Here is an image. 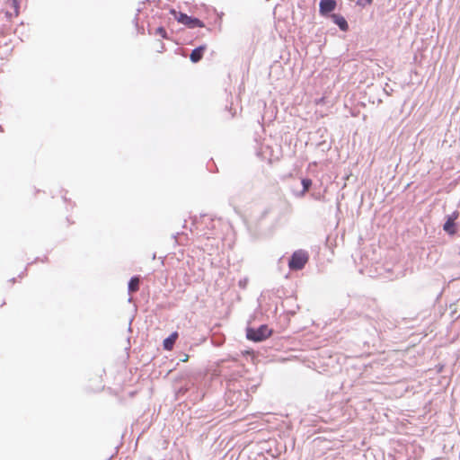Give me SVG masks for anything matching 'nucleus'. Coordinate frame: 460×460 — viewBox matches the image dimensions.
Returning <instances> with one entry per match:
<instances>
[{"label":"nucleus","mask_w":460,"mask_h":460,"mask_svg":"<svg viewBox=\"0 0 460 460\" xmlns=\"http://www.w3.org/2000/svg\"><path fill=\"white\" fill-rule=\"evenodd\" d=\"M170 13L174 16L179 23H181L190 29H194L197 27L203 28L205 26L204 22L199 19L176 12L174 9H171Z\"/></svg>","instance_id":"1"},{"label":"nucleus","mask_w":460,"mask_h":460,"mask_svg":"<svg viewBox=\"0 0 460 460\" xmlns=\"http://www.w3.org/2000/svg\"><path fill=\"white\" fill-rule=\"evenodd\" d=\"M188 355H186V357H183V360L182 361H188Z\"/></svg>","instance_id":"18"},{"label":"nucleus","mask_w":460,"mask_h":460,"mask_svg":"<svg viewBox=\"0 0 460 460\" xmlns=\"http://www.w3.org/2000/svg\"><path fill=\"white\" fill-rule=\"evenodd\" d=\"M139 278L133 277L128 283V291L130 293L137 292L139 289Z\"/></svg>","instance_id":"9"},{"label":"nucleus","mask_w":460,"mask_h":460,"mask_svg":"<svg viewBox=\"0 0 460 460\" xmlns=\"http://www.w3.org/2000/svg\"><path fill=\"white\" fill-rule=\"evenodd\" d=\"M385 278H387V279H393V277H392V276H385Z\"/></svg>","instance_id":"20"},{"label":"nucleus","mask_w":460,"mask_h":460,"mask_svg":"<svg viewBox=\"0 0 460 460\" xmlns=\"http://www.w3.org/2000/svg\"><path fill=\"white\" fill-rule=\"evenodd\" d=\"M178 332H172L168 338L164 341V349L166 350H172L175 344L176 340L178 339Z\"/></svg>","instance_id":"8"},{"label":"nucleus","mask_w":460,"mask_h":460,"mask_svg":"<svg viewBox=\"0 0 460 460\" xmlns=\"http://www.w3.org/2000/svg\"><path fill=\"white\" fill-rule=\"evenodd\" d=\"M459 217V212L457 210H455L450 215H447L446 217L445 223L443 225V230L448 234V235H455L457 232L456 228V220Z\"/></svg>","instance_id":"4"},{"label":"nucleus","mask_w":460,"mask_h":460,"mask_svg":"<svg viewBox=\"0 0 460 460\" xmlns=\"http://www.w3.org/2000/svg\"><path fill=\"white\" fill-rule=\"evenodd\" d=\"M331 18L333 21V22L335 24H337L341 31H347L349 30L348 22L342 15L338 14V13H333L331 15Z\"/></svg>","instance_id":"6"},{"label":"nucleus","mask_w":460,"mask_h":460,"mask_svg":"<svg viewBox=\"0 0 460 460\" xmlns=\"http://www.w3.org/2000/svg\"><path fill=\"white\" fill-rule=\"evenodd\" d=\"M205 50H206V46H199V47L194 49L190 55V58L191 62L197 63L199 60H201Z\"/></svg>","instance_id":"7"},{"label":"nucleus","mask_w":460,"mask_h":460,"mask_svg":"<svg viewBox=\"0 0 460 460\" xmlns=\"http://www.w3.org/2000/svg\"><path fill=\"white\" fill-rule=\"evenodd\" d=\"M302 184H303V194H305L310 189V187L312 185V181L310 179H303Z\"/></svg>","instance_id":"10"},{"label":"nucleus","mask_w":460,"mask_h":460,"mask_svg":"<svg viewBox=\"0 0 460 460\" xmlns=\"http://www.w3.org/2000/svg\"><path fill=\"white\" fill-rule=\"evenodd\" d=\"M388 329H393L394 327V324L392 322H389V323L386 326Z\"/></svg>","instance_id":"16"},{"label":"nucleus","mask_w":460,"mask_h":460,"mask_svg":"<svg viewBox=\"0 0 460 460\" xmlns=\"http://www.w3.org/2000/svg\"><path fill=\"white\" fill-rule=\"evenodd\" d=\"M164 49H165L164 44L163 42H159V48H158L157 51L159 53H162Z\"/></svg>","instance_id":"14"},{"label":"nucleus","mask_w":460,"mask_h":460,"mask_svg":"<svg viewBox=\"0 0 460 460\" xmlns=\"http://www.w3.org/2000/svg\"><path fill=\"white\" fill-rule=\"evenodd\" d=\"M13 6L15 8L16 15L18 14L17 11V1L16 0H11Z\"/></svg>","instance_id":"15"},{"label":"nucleus","mask_w":460,"mask_h":460,"mask_svg":"<svg viewBox=\"0 0 460 460\" xmlns=\"http://www.w3.org/2000/svg\"><path fill=\"white\" fill-rule=\"evenodd\" d=\"M188 355H186V357H183V360L182 361H188Z\"/></svg>","instance_id":"19"},{"label":"nucleus","mask_w":460,"mask_h":460,"mask_svg":"<svg viewBox=\"0 0 460 460\" xmlns=\"http://www.w3.org/2000/svg\"><path fill=\"white\" fill-rule=\"evenodd\" d=\"M337 3L335 0H321L319 4V12L321 15H327L331 12L334 11Z\"/></svg>","instance_id":"5"},{"label":"nucleus","mask_w":460,"mask_h":460,"mask_svg":"<svg viewBox=\"0 0 460 460\" xmlns=\"http://www.w3.org/2000/svg\"><path fill=\"white\" fill-rule=\"evenodd\" d=\"M379 339H381V340H385V339L382 332H381V335L379 336Z\"/></svg>","instance_id":"17"},{"label":"nucleus","mask_w":460,"mask_h":460,"mask_svg":"<svg viewBox=\"0 0 460 460\" xmlns=\"http://www.w3.org/2000/svg\"><path fill=\"white\" fill-rule=\"evenodd\" d=\"M372 0H358V4L365 6L371 4Z\"/></svg>","instance_id":"12"},{"label":"nucleus","mask_w":460,"mask_h":460,"mask_svg":"<svg viewBox=\"0 0 460 460\" xmlns=\"http://www.w3.org/2000/svg\"><path fill=\"white\" fill-rule=\"evenodd\" d=\"M384 269H377L376 268V273L378 275V276H381L383 275V270ZM386 272L390 273L391 271V269L390 268H387V269H385Z\"/></svg>","instance_id":"13"},{"label":"nucleus","mask_w":460,"mask_h":460,"mask_svg":"<svg viewBox=\"0 0 460 460\" xmlns=\"http://www.w3.org/2000/svg\"><path fill=\"white\" fill-rule=\"evenodd\" d=\"M154 33L155 35H159L163 39H166L167 38V32H166L165 29L164 27H162V26L156 28Z\"/></svg>","instance_id":"11"},{"label":"nucleus","mask_w":460,"mask_h":460,"mask_svg":"<svg viewBox=\"0 0 460 460\" xmlns=\"http://www.w3.org/2000/svg\"><path fill=\"white\" fill-rule=\"evenodd\" d=\"M309 260L308 253L305 251L298 250L296 251L289 261H288V267L292 270H302L305 265L307 263Z\"/></svg>","instance_id":"2"},{"label":"nucleus","mask_w":460,"mask_h":460,"mask_svg":"<svg viewBox=\"0 0 460 460\" xmlns=\"http://www.w3.org/2000/svg\"><path fill=\"white\" fill-rule=\"evenodd\" d=\"M271 335V330L267 325H261L258 329L248 328L246 337L250 341H261Z\"/></svg>","instance_id":"3"}]
</instances>
